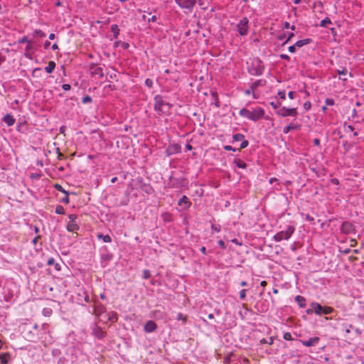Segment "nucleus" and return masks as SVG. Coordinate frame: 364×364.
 I'll return each mask as SVG.
<instances>
[{
	"label": "nucleus",
	"instance_id": "nucleus-24",
	"mask_svg": "<svg viewBox=\"0 0 364 364\" xmlns=\"http://www.w3.org/2000/svg\"><path fill=\"white\" fill-rule=\"evenodd\" d=\"M211 96L213 100H214L213 104L216 107H220V102L219 100L218 95L216 91H212L211 92Z\"/></svg>",
	"mask_w": 364,
	"mask_h": 364
},
{
	"label": "nucleus",
	"instance_id": "nucleus-18",
	"mask_svg": "<svg viewBox=\"0 0 364 364\" xmlns=\"http://www.w3.org/2000/svg\"><path fill=\"white\" fill-rule=\"evenodd\" d=\"M3 121L10 127L14 124L16 120L11 114H7L3 117Z\"/></svg>",
	"mask_w": 364,
	"mask_h": 364
},
{
	"label": "nucleus",
	"instance_id": "nucleus-32",
	"mask_svg": "<svg viewBox=\"0 0 364 364\" xmlns=\"http://www.w3.org/2000/svg\"><path fill=\"white\" fill-rule=\"evenodd\" d=\"M33 45L31 43V42H28V43H27L26 46V53H25V56L26 57H29L31 53H33L32 50H33Z\"/></svg>",
	"mask_w": 364,
	"mask_h": 364
},
{
	"label": "nucleus",
	"instance_id": "nucleus-20",
	"mask_svg": "<svg viewBox=\"0 0 364 364\" xmlns=\"http://www.w3.org/2000/svg\"><path fill=\"white\" fill-rule=\"evenodd\" d=\"M300 128V125L291 123L290 124L285 127L283 129L284 134H288L292 130H297Z\"/></svg>",
	"mask_w": 364,
	"mask_h": 364
},
{
	"label": "nucleus",
	"instance_id": "nucleus-54",
	"mask_svg": "<svg viewBox=\"0 0 364 364\" xmlns=\"http://www.w3.org/2000/svg\"><path fill=\"white\" fill-rule=\"evenodd\" d=\"M325 103L326 105L332 106L334 105V100L332 98H326Z\"/></svg>",
	"mask_w": 364,
	"mask_h": 364
},
{
	"label": "nucleus",
	"instance_id": "nucleus-23",
	"mask_svg": "<svg viewBox=\"0 0 364 364\" xmlns=\"http://www.w3.org/2000/svg\"><path fill=\"white\" fill-rule=\"evenodd\" d=\"M266 84V80H257L255 82H254L251 85L250 88L252 90H255L259 86H264Z\"/></svg>",
	"mask_w": 364,
	"mask_h": 364
},
{
	"label": "nucleus",
	"instance_id": "nucleus-1",
	"mask_svg": "<svg viewBox=\"0 0 364 364\" xmlns=\"http://www.w3.org/2000/svg\"><path fill=\"white\" fill-rule=\"evenodd\" d=\"M39 326L37 324L33 326L25 325L23 328L22 333L26 340L31 342H36L37 340H41L42 342L46 343V337L40 336Z\"/></svg>",
	"mask_w": 364,
	"mask_h": 364
},
{
	"label": "nucleus",
	"instance_id": "nucleus-53",
	"mask_svg": "<svg viewBox=\"0 0 364 364\" xmlns=\"http://www.w3.org/2000/svg\"><path fill=\"white\" fill-rule=\"evenodd\" d=\"M241 141H242V142H241V144H240V149H245V148H246V147L248 146V144H249L248 141H247V140H246V139H244L243 140H242Z\"/></svg>",
	"mask_w": 364,
	"mask_h": 364
},
{
	"label": "nucleus",
	"instance_id": "nucleus-62",
	"mask_svg": "<svg viewBox=\"0 0 364 364\" xmlns=\"http://www.w3.org/2000/svg\"><path fill=\"white\" fill-rule=\"evenodd\" d=\"M62 88L65 90V91H68L70 90L71 87L69 84H63L62 85Z\"/></svg>",
	"mask_w": 364,
	"mask_h": 364
},
{
	"label": "nucleus",
	"instance_id": "nucleus-55",
	"mask_svg": "<svg viewBox=\"0 0 364 364\" xmlns=\"http://www.w3.org/2000/svg\"><path fill=\"white\" fill-rule=\"evenodd\" d=\"M109 320L112 322H116L117 321V314L112 313V316L109 317Z\"/></svg>",
	"mask_w": 364,
	"mask_h": 364
},
{
	"label": "nucleus",
	"instance_id": "nucleus-10",
	"mask_svg": "<svg viewBox=\"0 0 364 364\" xmlns=\"http://www.w3.org/2000/svg\"><path fill=\"white\" fill-rule=\"evenodd\" d=\"M255 309L259 313H265L269 309V304L267 300H261L257 302Z\"/></svg>",
	"mask_w": 364,
	"mask_h": 364
},
{
	"label": "nucleus",
	"instance_id": "nucleus-52",
	"mask_svg": "<svg viewBox=\"0 0 364 364\" xmlns=\"http://www.w3.org/2000/svg\"><path fill=\"white\" fill-rule=\"evenodd\" d=\"M246 291L247 290L246 289H242L240 291V299L241 300H244L245 298H246Z\"/></svg>",
	"mask_w": 364,
	"mask_h": 364
},
{
	"label": "nucleus",
	"instance_id": "nucleus-42",
	"mask_svg": "<svg viewBox=\"0 0 364 364\" xmlns=\"http://www.w3.org/2000/svg\"><path fill=\"white\" fill-rule=\"evenodd\" d=\"M259 342L262 344L268 343L269 345H272L274 343V338L273 337H270L269 341H267L265 338H262L259 341Z\"/></svg>",
	"mask_w": 364,
	"mask_h": 364
},
{
	"label": "nucleus",
	"instance_id": "nucleus-43",
	"mask_svg": "<svg viewBox=\"0 0 364 364\" xmlns=\"http://www.w3.org/2000/svg\"><path fill=\"white\" fill-rule=\"evenodd\" d=\"M151 272L149 269L143 270V278L145 279H149L151 277Z\"/></svg>",
	"mask_w": 364,
	"mask_h": 364
},
{
	"label": "nucleus",
	"instance_id": "nucleus-2",
	"mask_svg": "<svg viewBox=\"0 0 364 364\" xmlns=\"http://www.w3.org/2000/svg\"><path fill=\"white\" fill-rule=\"evenodd\" d=\"M154 109L158 114L162 115V114H166L169 113V112L172 107V105L170 104L169 102L165 101L164 100L163 96H161L160 95H156L154 97Z\"/></svg>",
	"mask_w": 364,
	"mask_h": 364
},
{
	"label": "nucleus",
	"instance_id": "nucleus-51",
	"mask_svg": "<svg viewBox=\"0 0 364 364\" xmlns=\"http://www.w3.org/2000/svg\"><path fill=\"white\" fill-rule=\"evenodd\" d=\"M337 73L340 75H346L348 73V70L346 68H343L342 70H338Z\"/></svg>",
	"mask_w": 364,
	"mask_h": 364
},
{
	"label": "nucleus",
	"instance_id": "nucleus-27",
	"mask_svg": "<svg viewBox=\"0 0 364 364\" xmlns=\"http://www.w3.org/2000/svg\"><path fill=\"white\" fill-rule=\"evenodd\" d=\"M55 68V63L54 61H49L48 65L45 68L47 73H52Z\"/></svg>",
	"mask_w": 364,
	"mask_h": 364
},
{
	"label": "nucleus",
	"instance_id": "nucleus-39",
	"mask_svg": "<svg viewBox=\"0 0 364 364\" xmlns=\"http://www.w3.org/2000/svg\"><path fill=\"white\" fill-rule=\"evenodd\" d=\"M55 212L56 214L63 215L65 213V209H64V208L62 205H58L55 207Z\"/></svg>",
	"mask_w": 364,
	"mask_h": 364
},
{
	"label": "nucleus",
	"instance_id": "nucleus-34",
	"mask_svg": "<svg viewBox=\"0 0 364 364\" xmlns=\"http://www.w3.org/2000/svg\"><path fill=\"white\" fill-rule=\"evenodd\" d=\"M47 264L49 266L54 265L55 269L58 271L60 269V265L58 263H55V259L53 257L48 259L47 261Z\"/></svg>",
	"mask_w": 364,
	"mask_h": 364
},
{
	"label": "nucleus",
	"instance_id": "nucleus-60",
	"mask_svg": "<svg viewBox=\"0 0 364 364\" xmlns=\"http://www.w3.org/2000/svg\"><path fill=\"white\" fill-rule=\"evenodd\" d=\"M345 128H346V132H348V131L353 132L355 129L353 126H352L350 124H348V125L345 124Z\"/></svg>",
	"mask_w": 364,
	"mask_h": 364
},
{
	"label": "nucleus",
	"instance_id": "nucleus-33",
	"mask_svg": "<svg viewBox=\"0 0 364 364\" xmlns=\"http://www.w3.org/2000/svg\"><path fill=\"white\" fill-rule=\"evenodd\" d=\"M97 237L98 239H102V240L105 242H112V238L109 235H104L102 233H98L97 235Z\"/></svg>",
	"mask_w": 364,
	"mask_h": 364
},
{
	"label": "nucleus",
	"instance_id": "nucleus-30",
	"mask_svg": "<svg viewBox=\"0 0 364 364\" xmlns=\"http://www.w3.org/2000/svg\"><path fill=\"white\" fill-rule=\"evenodd\" d=\"M111 31L113 33L114 38H117L120 31L117 24L112 25Z\"/></svg>",
	"mask_w": 364,
	"mask_h": 364
},
{
	"label": "nucleus",
	"instance_id": "nucleus-46",
	"mask_svg": "<svg viewBox=\"0 0 364 364\" xmlns=\"http://www.w3.org/2000/svg\"><path fill=\"white\" fill-rule=\"evenodd\" d=\"M91 102H92V98L89 95H86V96L83 97L82 99V102L83 104L90 103Z\"/></svg>",
	"mask_w": 364,
	"mask_h": 364
},
{
	"label": "nucleus",
	"instance_id": "nucleus-6",
	"mask_svg": "<svg viewBox=\"0 0 364 364\" xmlns=\"http://www.w3.org/2000/svg\"><path fill=\"white\" fill-rule=\"evenodd\" d=\"M178 6L183 9H187L191 12L197 0H175Z\"/></svg>",
	"mask_w": 364,
	"mask_h": 364
},
{
	"label": "nucleus",
	"instance_id": "nucleus-29",
	"mask_svg": "<svg viewBox=\"0 0 364 364\" xmlns=\"http://www.w3.org/2000/svg\"><path fill=\"white\" fill-rule=\"evenodd\" d=\"M234 164L236 165V166L237 168H246L247 166V164L244 161H242L240 159H235L234 161Z\"/></svg>",
	"mask_w": 364,
	"mask_h": 364
},
{
	"label": "nucleus",
	"instance_id": "nucleus-3",
	"mask_svg": "<svg viewBox=\"0 0 364 364\" xmlns=\"http://www.w3.org/2000/svg\"><path fill=\"white\" fill-rule=\"evenodd\" d=\"M264 70V65L259 58H254L252 59L251 63L248 65V73L255 76H260L263 74Z\"/></svg>",
	"mask_w": 364,
	"mask_h": 364
},
{
	"label": "nucleus",
	"instance_id": "nucleus-19",
	"mask_svg": "<svg viewBox=\"0 0 364 364\" xmlns=\"http://www.w3.org/2000/svg\"><path fill=\"white\" fill-rule=\"evenodd\" d=\"M295 301L298 304V305L299 306L300 308H305L306 307V299L304 296H302L301 295H297L295 297Z\"/></svg>",
	"mask_w": 364,
	"mask_h": 364
},
{
	"label": "nucleus",
	"instance_id": "nucleus-40",
	"mask_svg": "<svg viewBox=\"0 0 364 364\" xmlns=\"http://www.w3.org/2000/svg\"><path fill=\"white\" fill-rule=\"evenodd\" d=\"M331 21L328 17H326L321 21L320 26L321 27H326L328 24H331Z\"/></svg>",
	"mask_w": 364,
	"mask_h": 364
},
{
	"label": "nucleus",
	"instance_id": "nucleus-17",
	"mask_svg": "<svg viewBox=\"0 0 364 364\" xmlns=\"http://www.w3.org/2000/svg\"><path fill=\"white\" fill-rule=\"evenodd\" d=\"M311 306L314 309V312L316 315H321L323 312V306L316 302H313L311 304Z\"/></svg>",
	"mask_w": 364,
	"mask_h": 364
},
{
	"label": "nucleus",
	"instance_id": "nucleus-44",
	"mask_svg": "<svg viewBox=\"0 0 364 364\" xmlns=\"http://www.w3.org/2000/svg\"><path fill=\"white\" fill-rule=\"evenodd\" d=\"M28 42H31V41L28 40V37L26 36H23L22 38H21L20 39L18 40V43H19V44H23L25 43H28Z\"/></svg>",
	"mask_w": 364,
	"mask_h": 364
},
{
	"label": "nucleus",
	"instance_id": "nucleus-50",
	"mask_svg": "<svg viewBox=\"0 0 364 364\" xmlns=\"http://www.w3.org/2000/svg\"><path fill=\"white\" fill-rule=\"evenodd\" d=\"M284 339L286 340V341H291L293 338H292V336H291V334L289 333V332H286L284 334V336H283Z\"/></svg>",
	"mask_w": 364,
	"mask_h": 364
},
{
	"label": "nucleus",
	"instance_id": "nucleus-13",
	"mask_svg": "<svg viewBox=\"0 0 364 364\" xmlns=\"http://www.w3.org/2000/svg\"><path fill=\"white\" fill-rule=\"evenodd\" d=\"M106 311L105 306L99 301H94L93 314L99 317Z\"/></svg>",
	"mask_w": 364,
	"mask_h": 364
},
{
	"label": "nucleus",
	"instance_id": "nucleus-5",
	"mask_svg": "<svg viewBox=\"0 0 364 364\" xmlns=\"http://www.w3.org/2000/svg\"><path fill=\"white\" fill-rule=\"evenodd\" d=\"M237 31L241 36H245L249 31V20L247 17H243L237 24Z\"/></svg>",
	"mask_w": 364,
	"mask_h": 364
},
{
	"label": "nucleus",
	"instance_id": "nucleus-64",
	"mask_svg": "<svg viewBox=\"0 0 364 364\" xmlns=\"http://www.w3.org/2000/svg\"><path fill=\"white\" fill-rule=\"evenodd\" d=\"M288 50L290 52V53H294L295 50H296V46L295 44L293 45V46H290L289 48H288Z\"/></svg>",
	"mask_w": 364,
	"mask_h": 364
},
{
	"label": "nucleus",
	"instance_id": "nucleus-4",
	"mask_svg": "<svg viewBox=\"0 0 364 364\" xmlns=\"http://www.w3.org/2000/svg\"><path fill=\"white\" fill-rule=\"evenodd\" d=\"M295 231V228L293 225H288L285 230H282L277 232L273 237L275 242H280L283 240H289Z\"/></svg>",
	"mask_w": 364,
	"mask_h": 364
},
{
	"label": "nucleus",
	"instance_id": "nucleus-57",
	"mask_svg": "<svg viewBox=\"0 0 364 364\" xmlns=\"http://www.w3.org/2000/svg\"><path fill=\"white\" fill-rule=\"evenodd\" d=\"M211 229L215 232H219L220 231V226L219 225H212Z\"/></svg>",
	"mask_w": 364,
	"mask_h": 364
},
{
	"label": "nucleus",
	"instance_id": "nucleus-63",
	"mask_svg": "<svg viewBox=\"0 0 364 364\" xmlns=\"http://www.w3.org/2000/svg\"><path fill=\"white\" fill-rule=\"evenodd\" d=\"M41 238V236L39 235H38L37 236H36L33 240H32V243L35 245L37 244V242H38V240Z\"/></svg>",
	"mask_w": 364,
	"mask_h": 364
},
{
	"label": "nucleus",
	"instance_id": "nucleus-61",
	"mask_svg": "<svg viewBox=\"0 0 364 364\" xmlns=\"http://www.w3.org/2000/svg\"><path fill=\"white\" fill-rule=\"evenodd\" d=\"M218 245H219V246H220L223 250H225V249H226V245H225V242H224V241H223V240H220L218 241Z\"/></svg>",
	"mask_w": 364,
	"mask_h": 364
},
{
	"label": "nucleus",
	"instance_id": "nucleus-59",
	"mask_svg": "<svg viewBox=\"0 0 364 364\" xmlns=\"http://www.w3.org/2000/svg\"><path fill=\"white\" fill-rule=\"evenodd\" d=\"M311 104L309 101H307L304 104V107L306 110H309L311 108Z\"/></svg>",
	"mask_w": 364,
	"mask_h": 364
},
{
	"label": "nucleus",
	"instance_id": "nucleus-28",
	"mask_svg": "<svg viewBox=\"0 0 364 364\" xmlns=\"http://www.w3.org/2000/svg\"><path fill=\"white\" fill-rule=\"evenodd\" d=\"M311 41L310 38H305L303 40H299L296 42L295 46L298 48H301L306 44H309Z\"/></svg>",
	"mask_w": 364,
	"mask_h": 364
},
{
	"label": "nucleus",
	"instance_id": "nucleus-21",
	"mask_svg": "<svg viewBox=\"0 0 364 364\" xmlns=\"http://www.w3.org/2000/svg\"><path fill=\"white\" fill-rule=\"evenodd\" d=\"M40 330L41 331L39 332L40 336L46 337V343H44V346H46L47 336H48V326L46 324H43L41 327L39 326Z\"/></svg>",
	"mask_w": 364,
	"mask_h": 364
},
{
	"label": "nucleus",
	"instance_id": "nucleus-41",
	"mask_svg": "<svg viewBox=\"0 0 364 364\" xmlns=\"http://www.w3.org/2000/svg\"><path fill=\"white\" fill-rule=\"evenodd\" d=\"M178 321H182L183 323L186 322L187 317L181 313H178L176 317Z\"/></svg>",
	"mask_w": 364,
	"mask_h": 364
},
{
	"label": "nucleus",
	"instance_id": "nucleus-47",
	"mask_svg": "<svg viewBox=\"0 0 364 364\" xmlns=\"http://www.w3.org/2000/svg\"><path fill=\"white\" fill-rule=\"evenodd\" d=\"M54 187L58 191H60L63 193H67V191L62 187V186L58 183L55 184Z\"/></svg>",
	"mask_w": 364,
	"mask_h": 364
},
{
	"label": "nucleus",
	"instance_id": "nucleus-8",
	"mask_svg": "<svg viewBox=\"0 0 364 364\" xmlns=\"http://www.w3.org/2000/svg\"><path fill=\"white\" fill-rule=\"evenodd\" d=\"M264 115V110L263 108L258 107L250 111V119L254 122L258 121L262 119Z\"/></svg>",
	"mask_w": 364,
	"mask_h": 364
},
{
	"label": "nucleus",
	"instance_id": "nucleus-16",
	"mask_svg": "<svg viewBox=\"0 0 364 364\" xmlns=\"http://www.w3.org/2000/svg\"><path fill=\"white\" fill-rule=\"evenodd\" d=\"M167 151L169 154L179 153L181 151V146L178 144H173L168 146Z\"/></svg>",
	"mask_w": 364,
	"mask_h": 364
},
{
	"label": "nucleus",
	"instance_id": "nucleus-36",
	"mask_svg": "<svg viewBox=\"0 0 364 364\" xmlns=\"http://www.w3.org/2000/svg\"><path fill=\"white\" fill-rule=\"evenodd\" d=\"M245 139V136L242 134H235L233 135L232 136V141L235 142V141H241L242 140H243Z\"/></svg>",
	"mask_w": 364,
	"mask_h": 364
},
{
	"label": "nucleus",
	"instance_id": "nucleus-31",
	"mask_svg": "<svg viewBox=\"0 0 364 364\" xmlns=\"http://www.w3.org/2000/svg\"><path fill=\"white\" fill-rule=\"evenodd\" d=\"M239 114L242 117H245L250 119V110L246 108H242L240 110Z\"/></svg>",
	"mask_w": 364,
	"mask_h": 364
},
{
	"label": "nucleus",
	"instance_id": "nucleus-58",
	"mask_svg": "<svg viewBox=\"0 0 364 364\" xmlns=\"http://www.w3.org/2000/svg\"><path fill=\"white\" fill-rule=\"evenodd\" d=\"M223 149L226 151H236V149L233 148L232 146H230V145H225L223 146Z\"/></svg>",
	"mask_w": 364,
	"mask_h": 364
},
{
	"label": "nucleus",
	"instance_id": "nucleus-22",
	"mask_svg": "<svg viewBox=\"0 0 364 364\" xmlns=\"http://www.w3.org/2000/svg\"><path fill=\"white\" fill-rule=\"evenodd\" d=\"M183 204L185 205V208L186 209L189 208L191 207V202L188 200V198L186 196H183L179 200V201L178 203V205H182Z\"/></svg>",
	"mask_w": 364,
	"mask_h": 364
},
{
	"label": "nucleus",
	"instance_id": "nucleus-38",
	"mask_svg": "<svg viewBox=\"0 0 364 364\" xmlns=\"http://www.w3.org/2000/svg\"><path fill=\"white\" fill-rule=\"evenodd\" d=\"M334 309L331 306H323L322 314L328 315L332 314Z\"/></svg>",
	"mask_w": 364,
	"mask_h": 364
},
{
	"label": "nucleus",
	"instance_id": "nucleus-14",
	"mask_svg": "<svg viewBox=\"0 0 364 364\" xmlns=\"http://www.w3.org/2000/svg\"><path fill=\"white\" fill-rule=\"evenodd\" d=\"M144 331L146 333H151L157 328L156 323L153 321H147L144 325Z\"/></svg>",
	"mask_w": 364,
	"mask_h": 364
},
{
	"label": "nucleus",
	"instance_id": "nucleus-12",
	"mask_svg": "<svg viewBox=\"0 0 364 364\" xmlns=\"http://www.w3.org/2000/svg\"><path fill=\"white\" fill-rule=\"evenodd\" d=\"M355 228L353 225L348 221L343 222L341 226V232L346 235L350 234L353 232Z\"/></svg>",
	"mask_w": 364,
	"mask_h": 364
},
{
	"label": "nucleus",
	"instance_id": "nucleus-25",
	"mask_svg": "<svg viewBox=\"0 0 364 364\" xmlns=\"http://www.w3.org/2000/svg\"><path fill=\"white\" fill-rule=\"evenodd\" d=\"M78 296L81 297V298L78 299V300L80 301H84L85 302L89 301V296L87 294V292L84 290H82L80 292L78 293Z\"/></svg>",
	"mask_w": 364,
	"mask_h": 364
},
{
	"label": "nucleus",
	"instance_id": "nucleus-9",
	"mask_svg": "<svg viewBox=\"0 0 364 364\" xmlns=\"http://www.w3.org/2000/svg\"><path fill=\"white\" fill-rule=\"evenodd\" d=\"M69 221L67 224V230L69 232H75L79 230V226L76 223L75 220L77 216L75 214H70L68 216Z\"/></svg>",
	"mask_w": 364,
	"mask_h": 364
},
{
	"label": "nucleus",
	"instance_id": "nucleus-45",
	"mask_svg": "<svg viewBox=\"0 0 364 364\" xmlns=\"http://www.w3.org/2000/svg\"><path fill=\"white\" fill-rule=\"evenodd\" d=\"M145 85L148 87L149 88H151L153 87L154 82L153 80L150 78H147L145 80Z\"/></svg>",
	"mask_w": 364,
	"mask_h": 364
},
{
	"label": "nucleus",
	"instance_id": "nucleus-15",
	"mask_svg": "<svg viewBox=\"0 0 364 364\" xmlns=\"http://www.w3.org/2000/svg\"><path fill=\"white\" fill-rule=\"evenodd\" d=\"M319 341L318 337L309 338L306 341H302V344L305 346L310 347L317 344Z\"/></svg>",
	"mask_w": 364,
	"mask_h": 364
},
{
	"label": "nucleus",
	"instance_id": "nucleus-37",
	"mask_svg": "<svg viewBox=\"0 0 364 364\" xmlns=\"http://www.w3.org/2000/svg\"><path fill=\"white\" fill-rule=\"evenodd\" d=\"M33 35L34 36H38V37L41 38H44L46 36V33L43 31H41L40 29H36L33 31Z\"/></svg>",
	"mask_w": 364,
	"mask_h": 364
},
{
	"label": "nucleus",
	"instance_id": "nucleus-48",
	"mask_svg": "<svg viewBox=\"0 0 364 364\" xmlns=\"http://www.w3.org/2000/svg\"><path fill=\"white\" fill-rule=\"evenodd\" d=\"M270 105L272 107L273 109H278L281 106V102H271Z\"/></svg>",
	"mask_w": 364,
	"mask_h": 364
},
{
	"label": "nucleus",
	"instance_id": "nucleus-49",
	"mask_svg": "<svg viewBox=\"0 0 364 364\" xmlns=\"http://www.w3.org/2000/svg\"><path fill=\"white\" fill-rule=\"evenodd\" d=\"M61 202L65 204H68L70 202L68 192L65 193V196L61 199Z\"/></svg>",
	"mask_w": 364,
	"mask_h": 364
},
{
	"label": "nucleus",
	"instance_id": "nucleus-56",
	"mask_svg": "<svg viewBox=\"0 0 364 364\" xmlns=\"http://www.w3.org/2000/svg\"><path fill=\"white\" fill-rule=\"evenodd\" d=\"M278 95H279V98H280L281 100H285V98H286V93H285V91H284V90H283V91H279V92H278Z\"/></svg>",
	"mask_w": 364,
	"mask_h": 364
},
{
	"label": "nucleus",
	"instance_id": "nucleus-11",
	"mask_svg": "<svg viewBox=\"0 0 364 364\" xmlns=\"http://www.w3.org/2000/svg\"><path fill=\"white\" fill-rule=\"evenodd\" d=\"M92 333L95 338L98 339H102L106 336L105 331H104L101 327L98 326L95 323L93 324L92 327Z\"/></svg>",
	"mask_w": 364,
	"mask_h": 364
},
{
	"label": "nucleus",
	"instance_id": "nucleus-7",
	"mask_svg": "<svg viewBox=\"0 0 364 364\" xmlns=\"http://www.w3.org/2000/svg\"><path fill=\"white\" fill-rule=\"evenodd\" d=\"M276 114L282 117H286L287 116L296 117L297 115V110L296 108H287L285 107H282L276 112Z\"/></svg>",
	"mask_w": 364,
	"mask_h": 364
},
{
	"label": "nucleus",
	"instance_id": "nucleus-35",
	"mask_svg": "<svg viewBox=\"0 0 364 364\" xmlns=\"http://www.w3.org/2000/svg\"><path fill=\"white\" fill-rule=\"evenodd\" d=\"M10 355L8 353L0 355V361L1 364H7Z\"/></svg>",
	"mask_w": 364,
	"mask_h": 364
},
{
	"label": "nucleus",
	"instance_id": "nucleus-26",
	"mask_svg": "<svg viewBox=\"0 0 364 364\" xmlns=\"http://www.w3.org/2000/svg\"><path fill=\"white\" fill-rule=\"evenodd\" d=\"M91 74L92 75H99L100 77H104L103 69L101 67L95 68L92 71H91Z\"/></svg>",
	"mask_w": 364,
	"mask_h": 364
}]
</instances>
